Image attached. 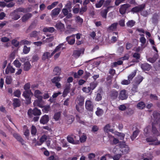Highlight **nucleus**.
Segmentation results:
<instances>
[{
    "label": "nucleus",
    "mask_w": 160,
    "mask_h": 160,
    "mask_svg": "<svg viewBox=\"0 0 160 160\" xmlns=\"http://www.w3.org/2000/svg\"><path fill=\"white\" fill-rule=\"evenodd\" d=\"M154 121L152 123V132L153 134L156 136H159V133L156 126L158 125L160 128V114L157 112H154L153 113Z\"/></svg>",
    "instance_id": "nucleus-1"
},
{
    "label": "nucleus",
    "mask_w": 160,
    "mask_h": 160,
    "mask_svg": "<svg viewBox=\"0 0 160 160\" xmlns=\"http://www.w3.org/2000/svg\"><path fill=\"white\" fill-rule=\"evenodd\" d=\"M63 45V43L59 45L56 47L51 55H50V53L48 52H44L42 57V59L44 60L46 59H48L53 55L56 52L63 50L64 48L62 47Z\"/></svg>",
    "instance_id": "nucleus-2"
},
{
    "label": "nucleus",
    "mask_w": 160,
    "mask_h": 160,
    "mask_svg": "<svg viewBox=\"0 0 160 160\" xmlns=\"http://www.w3.org/2000/svg\"><path fill=\"white\" fill-rule=\"evenodd\" d=\"M22 95L27 99L26 103L29 104L31 102V97L33 95V93L31 90H27L23 92Z\"/></svg>",
    "instance_id": "nucleus-3"
},
{
    "label": "nucleus",
    "mask_w": 160,
    "mask_h": 160,
    "mask_svg": "<svg viewBox=\"0 0 160 160\" xmlns=\"http://www.w3.org/2000/svg\"><path fill=\"white\" fill-rule=\"evenodd\" d=\"M119 150L124 154L127 153L129 151V148L125 143L120 144L119 145Z\"/></svg>",
    "instance_id": "nucleus-4"
},
{
    "label": "nucleus",
    "mask_w": 160,
    "mask_h": 160,
    "mask_svg": "<svg viewBox=\"0 0 160 160\" xmlns=\"http://www.w3.org/2000/svg\"><path fill=\"white\" fill-rule=\"evenodd\" d=\"M147 142H152L151 144H153L155 145L160 144V141H158V139L156 137H149L146 139Z\"/></svg>",
    "instance_id": "nucleus-5"
},
{
    "label": "nucleus",
    "mask_w": 160,
    "mask_h": 160,
    "mask_svg": "<svg viewBox=\"0 0 160 160\" xmlns=\"http://www.w3.org/2000/svg\"><path fill=\"white\" fill-rule=\"evenodd\" d=\"M86 109L89 111H93L94 106L92 102L90 100L86 101L85 103Z\"/></svg>",
    "instance_id": "nucleus-6"
},
{
    "label": "nucleus",
    "mask_w": 160,
    "mask_h": 160,
    "mask_svg": "<svg viewBox=\"0 0 160 160\" xmlns=\"http://www.w3.org/2000/svg\"><path fill=\"white\" fill-rule=\"evenodd\" d=\"M145 6V4L139 5L137 6H136L132 8L131 10V12L133 13H136L141 11L144 8Z\"/></svg>",
    "instance_id": "nucleus-7"
},
{
    "label": "nucleus",
    "mask_w": 160,
    "mask_h": 160,
    "mask_svg": "<svg viewBox=\"0 0 160 160\" xmlns=\"http://www.w3.org/2000/svg\"><path fill=\"white\" fill-rule=\"evenodd\" d=\"M108 137L109 138L108 141L111 144H116L119 143V141L118 139L115 138L112 135L108 134Z\"/></svg>",
    "instance_id": "nucleus-8"
},
{
    "label": "nucleus",
    "mask_w": 160,
    "mask_h": 160,
    "mask_svg": "<svg viewBox=\"0 0 160 160\" xmlns=\"http://www.w3.org/2000/svg\"><path fill=\"white\" fill-rule=\"evenodd\" d=\"M131 5L128 4L122 5L119 9V12L122 14H124L126 12V9L129 8Z\"/></svg>",
    "instance_id": "nucleus-9"
},
{
    "label": "nucleus",
    "mask_w": 160,
    "mask_h": 160,
    "mask_svg": "<svg viewBox=\"0 0 160 160\" xmlns=\"http://www.w3.org/2000/svg\"><path fill=\"white\" fill-rule=\"evenodd\" d=\"M75 34H73L66 38V40L69 44L72 45L75 43Z\"/></svg>",
    "instance_id": "nucleus-10"
},
{
    "label": "nucleus",
    "mask_w": 160,
    "mask_h": 160,
    "mask_svg": "<svg viewBox=\"0 0 160 160\" xmlns=\"http://www.w3.org/2000/svg\"><path fill=\"white\" fill-rule=\"evenodd\" d=\"M49 121V117L48 115H45L42 116L40 120V123L43 125L46 124Z\"/></svg>",
    "instance_id": "nucleus-11"
},
{
    "label": "nucleus",
    "mask_w": 160,
    "mask_h": 160,
    "mask_svg": "<svg viewBox=\"0 0 160 160\" xmlns=\"http://www.w3.org/2000/svg\"><path fill=\"white\" fill-rule=\"evenodd\" d=\"M128 97V94L126 93V91L125 90H122L120 93L119 98L122 100L126 99Z\"/></svg>",
    "instance_id": "nucleus-12"
},
{
    "label": "nucleus",
    "mask_w": 160,
    "mask_h": 160,
    "mask_svg": "<svg viewBox=\"0 0 160 160\" xmlns=\"http://www.w3.org/2000/svg\"><path fill=\"white\" fill-rule=\"evenodd\" d=\"M15 69L10 64H9L5 70V73L7 74L13 73L15 72Z\"/></svg>",
    "instance_id": "nucleus-13"
},
{
    "label": "nucleus",
    "mask_w": 160,
    "mask_h": 160,
    "mask_svg": "<svg viewBox=\"0 0 160 160\" xmlns=\"http://www.w3.org/2000/svg\"><path fill=\"white\" fill-rule=\"evenodd\" d=\"M118 25V22L112 23L108 28L107 31L109 32L115 31L117 29Z\"/></svg>",
    "instance_id": "nucleus-14"
},
{
    "label": "nucleus",
    "mask_w": 160,
    "mask_h": 160,
    "mask_svg": "<svg viewBox=\"0 0 160 160\" xmlns=\"http://www.w3.org/2000/svg\"><path fill=\"white\" fill-rule=\"evenodd\" d=\"M60 11V9L59 8H56L52 11L51 15L52 18H54L55 16H57Z\"/></svg>",
    "instance_id": "nucleus-15"
},
{
    "label": "nucleus",
    "mask_w": 160,
    "mask_h": 160,
    "mask_svg": "<svg viewBox=\"0 0 160 160\" xmlns=\"http://www.w3.org/2000/svg\"><path fill=\"white\" fill-rule=\"evenodd\" d=\"M76 102L80 106H83L84 103V98L81 96H78L76 99Z\"/></svg>",
    "instance_id": "nucleus-16"
},
{
    "label": "nucleus",
    "mask_w": 160,
    "mask_h": 160,
    "mask_svg": "<svg viewBox=\"0 0 160 160\" xmlns=\"http://www.w3.org/2000/svg\"><path fill=\"white\" fill-rule=\"evenodd\" d=\"M140 67L142 70L147 71L149 70L151 67L150 64L146 63L141 64Z\"/></svg>",
    "instance_id": "nucleus-17"
},
{
    "label": "nucleus",
    "mask_w": 160,
    "mask_h": 160,
    "mask_svg": "<svg viewBox=\"0 0 160 160\" xmlns=\"http://www.w3.org/2000/svg\"><path fill=\"white\" fill-rule=\"evenodd\" d=\"M47 136L45 135L42 136L40 139V141L37 142L36 145L40 146L47 139Z\"/></svg>",
    "instance_id": "nucleus-18"
},
{
    "label": "nucleus",
    "mask_w": 160,
    "mask_h": 160,
    "mask_svg": "<svg viewBox=\"0 0 160 160\" xmlns=\"http://www.w3.org/2000/svg\"><path fill=\"white\" fill-rule=\"evenodd\" d=\"M42 92L39 90H36L35 91L34 95L35 97L38 99L42 100V97L41 96Z\"/></svg>",
    "instance_id": "nucleus-19"
},
{
    "label": "nucleus",
    "mask_w": 160,
    "mask_h": 160,
    "mask_svg": "<svg viewBox=\"0 0 160 160\" xmlns=\"http://www.w3.org/2000/svg\"><path fill=\"white\" fill-rule=\"evenodd\" d=\"M32 14L30 13H28L25 14L21 18L22 21L23 22H26L30 18L32 17Z\"/></svg>",
    "instance_id": "nucleus-20"
},
{
    "label": "nucleus",
    "mask_w": 160,
    "mask_h": 160,
    "mask_svg": "<svg viewBox=\"0 0 160 160\" xmlns=\"http://www.w3.org/2000/svg\"><path fill=\"white\" fill-rule=\"evenodd\" d=\"M55 27L58 30H60L61 31H63L64 28V24L62 23L61 22H59L56 23Z\"/></svg>",
    "instance_id": "nucleus-21"
},
{
    "label": "nucleus",
    "mask_w": 160,
    "mask_h": 160,
    "mask_svg": "<svg viewBox=\"0 0 160 160\" xmlns=\"http://www.w3.org/2000/svg\"><path fill=\"white\" fill-rule=\"evenodd\" d=\"M158 57V55L157 53L155 54L152 58H149L147 59V60L150 62L153 63L154 62Z\"/></svg>",
    "instance_id": "nucleus-22"
},
{
    "label": "nucleus",
    "mask_w": 160,
    "mask_h": 160,
    "mask_svg": "<svg viewBox=\"0 0 160 160\" xmlns=\"http://www.w3.org/2000/svg\"><path fill=\"white\" fill-rule=\"evenodd\" d=\"M143 160H152L153 156L150 153H145L143 155Z\"/></svg>",
    "instance_id": "nucleus-23"
},
{
    "label": "nucleus",
    "mask_w": 160,
    "mask_h": 160,
    "mask_svg": "<svg viewBox=\"0 0 160 160\" xmlns=\"http://www.w3.org/2000/svg\"><path fill=\"white\" fill-rule=\"evenodd\" d=\"M104 130L105 132L108 133V134L109 132H110L112 133H113L114 130L112 129H110V126L109 124H108L106 125L104 128Z\"/></svg>",
    "instance_id": "nucleus-24"
},
{
    "label": "nucleus",
    "mask_w": 160,
    "mask_h": 160,
    "mask_svg": "<svg viewBox=\"0 0 160 160\" xmlns=\"http://www.w3.org/2000/svg\"><path fill=\"white\" fill-rule=\"evenodd\" d=\"M70 85L71 84L70 83H67L65 86V88L63 92L64 97L66 96L69 92L70 88Z\"/></svg>",
    "instance_id": "nucleus-25"
},
{
    "label": "nucleus",
    "mask_w": 160,
    "mask_h": 160,
    "mask_svg": "<svg viewBox=\"0 0 160 160\" xmlns=\"http://www.w3.org/2000/svg\"><path fill=\"white\" fill-rule=\"evenodd\" d=\"M15 12H17L19 14V13L20 12L25 13L29 11L27 8H18L15 9Z\"/></svg>",
    "instance_id": "nucleus-26"
},
{
    "label": "nucleus",
    "mask_w": 160,
    "mask_h": 160,
    "mask_svg": "<svg viewBox=\"0 0 160 160\" xmlns=\"http://www.w3.org/2000/svg\"><path fill=\"white\" fill-rule=\"evenodd\" d=\"M11 16L12 17V19L15 20H17L20 17V14L17 13V12H15V10L12 13Z\"/></svg>",
    "instance_id": "nucleus-27"
},
{
    "label": "nucleus",
    "mask_w": 160,
    "mask_h": 160,
    "mask_svg": "<svg viewBox=\"0 0 160 160\" xmlns=\"http://www.w3.org/2000/svg\"><path fill=\"white\" fill-rule=\"evenodd\" d=\"M55 29L53 27H45L43 28V31L44 32H48L50 33H52L54 32Z\"/></svg>",
    "instance_id": "nucleus-28"
},
{
    "label": "nucleus",
    "mask_w": 160,
    "mask_h": 160,
    "mask_svg": "<svg viewBox=\"0 0 160 160\" xmlns=\"http://www.w3.org/2000/svg\"><path fill=\"white\" fill-rule=\"evenodd\" d=\"M13 105L14 107H19L20 105V101L18 98H14L13 100Z\"/></svg>",
    "instance_id": "nucleus-29"
},
{
    "label": "nucleus",
    "mask_w": 160,
    "mask_h": 160,
    "mask_svg": "<svg viewBox=\"0 0 160 160\" xmlns=\"http://www.w3.org/2000/svg\"><path fill=\"white\" fill-rule=\"evenodd\" d=\"M31 65L28 61L26 62L24 64L23 69L25 71H28L31 68Z\"/></svg>",
    "instance_id": "nucleus-30"
},
{
    "label": "nucleus",
    "mask_w": 160,
    "mask_h": 160,
    "mask_svg": "<svg viewBox=\"0 0 160 160\" xmlns=\"http://www.w3.org/2000/svg\"><path fill=\"white\" fill-rule=\"evenodd\" d=\"M118 92L116 90H113L111 92V97L112 99H115L118 96Z\"/></svg>",
    "instance_id": "nucleus-31"
},
{
    "label": "nucleus",
    "mask_w": 160,
    "mask_h": 160,
    "mask_svg": "<svg viewBox=\"0 0 160 160\" xmlns=\"http://www.w3.org/2000/svg\"><path fill=\"white\" fill-rule=\"evenodd\" d=\"M13 136L16 139H17L18 141L21 142L22 144H24L23 140L18 134L17 133H14L13 134Z\"/></svg>",
    "instance_id": "nucleus-32"
},
{
    "label": "nucleus",
    "mask_w": 160,
    "mask_h": 160,
    "mask_svg": "<svg viewBox=\"0 0 160 160\" xmlns=\"http://www.w3.org/2000/svg\"><path fill=\"white\" fill-rule=\"evenodd\" d=\"M81 51L80 50H76L73 51L72 56L75 58H77L80 55Z\"/></svg>",
    "instance_id": "nucleus-33"
},
{
    "label": "nucleus",
    "mask_w": 160,
    "mask_h": 160,
    "mask_svg": "<svg viewBox=\"0 0 160 160\" xmlns=\"http://www.w3.org/2000/svg\"><path fill=\"white\" fill-rule=\"evenodd\" d=\"M61 113L60 112H58L55 113L53 116V118L55 121L59 120L61 117Z\"/></svg>",
    "instance_id": "nucleus-34"
},
{
    "label": "nucleus",
    "mask_w": 160,
    "mask_h": 160,
    "mask_svg": "<svg viewBox=\"0 0 160 160\" xmlns=\"http://www.w3.org/2000/svg\"><path fill=\"white\" fill-rule=\"evenodd\" d=\"M42 100H35L33 102V105L34 107L35 106H38L40 108L42 107V105L41 103V101Z\"/></svg>",
    "instance_id": "nucleus-35"
},
{
    "label": "nucleus",
    "mask_w": 160,
    "mask_h": 160,
    "mask_svg": "<svg viewBox=\"0 0 160 160\" xmlns=\"http://www.w3.org/2000/svg\"><path fill=\"white\" fill-rule=\"evenodd\" d=\"M112 8V7H108L107 8L102 11L101 12V15L102 17L106 18H107V13L108 12V9L110 8Z\"/></svg>",
    "instance_id": "nucleus-36"
},
{
    "label": "nucleus",
    "mask_w": 160,
    "mask_h": 160,
    "mask_svg": "<svg viewBox=\"0 0 160 160\" xmlns=\"http://www.w3.org/2000/svg\"><path fill=\"white\" fill-rule=\"evenodd\" d=\"M31 48L30 47H28L26 45H24L23 46V52L24 54H28Z\"/></svg>",
    "instance_id": "nucleus-37"
},
{
    "label": "nucleus",
    "mask_w": 160,
    "mask_h": 160,
    "mask_svg": "<svg viewBox=\"0 0 160 160\" xmlns=\"http://www.w3.org/2000/svg\"><path fill=\"white\" fill-rule=\"evenodd\" d=\"M158 18V16L157 14H154L152 18V21L153 23L155 24L157 23Z\"/></svg>",
    "instance_id": "nucleus-38"
},
{
    "label": "nucleus",
    "mask_w": 160,
    "mask_h": 160,
    "mask_svg": "<svg viewBox=\"0 0 160 160\" xmlns=\"http://www.w3.org/2000/svg\"><path fill=\"white\" fill-rule=\"evenodd\" d=\"M61 69L58 67H56L54 68L53 72L54 74L55 75H59L61 73Z\"/></svg>",
    "instance_id": "nucleus-39"
},
{
    "label": "nucleus",
    "mask_w": 160,
    "mask_h": 160,
    "mask_svg": "<svg viewBox=\"0 0 160 160\" xmlns=\"http://www.w3.org/2000/svg\"><path fill=\"white\" fill-rule=\"evenodd\" d=\"M145 107L144 103L142 102H140L137 105V108L140 109H143Z\"/></svg>",
    "instance_id": "nucleus-40"
},
{
    "label": "nucleus",
    "mask_w": 160,
    "mask_h": 160,
    "mask_svg": "<svg viewBox=\"0 0 160 160\" xmlns=\"http://www.w3.org/2000/svg\"><path fill=\"white\" fill-rule=\"evenodd\" d=\"M58 3V2H53L51 5L48 6L47 7V8L48 10H51V9L55 7Z\"/></svg>",
    "instance_id": "nucleus-41"
},
{
    "label": "nucleus",
    "mask_w": 160,
    "mask_h": 160,
    "mask_svg": "<svg viewBox=\"0 0 160 160\" xmlns=\"http://www.w3.org/2000/svg\"><path fill=\"white\" fill-rule=\"evenodd\" d=\"M41 114L40 110L37 108H35L33 109V115L34 116H39Z\"/></svg>",
    "instance_id": "nucleus-42"
},
{
    "label": "nucleus",
    "mask_w": 160,
    "mask_h": 160,
    "mask_svg": "<svg viewBox=\"0 0 160 160\" xmlns=\"http://www.w3.org/2000/svg\"><path fill=\"white\" fill-rule=\"evenodd\" d=\"M67 139L68 141L69 142L73 144H78L79 142L78 141L77 142L74 141L73 138L71 137H68Z\"/></svg>",
    "instance_id": "nucleus-43"
},
{
    "label": "nucleus",
    "mask_w": 160,
    "mask_h": 160,
    "mask_svg": "<svg viewBox=\"0 0 160 160\" xmlns=\"http://www.w3.org/2000/svg\"><path fill=\"white\" fill-rule=\"evenodd\" d=\"M104 0H100L96 4V7L97 8H99L101 7L102 5L104 4Z\"/></svg>",
    "instance_id": "nucleus-44"
},
{
    "label": "nucleus",
    "mask_w": 160,
    "mask_h": 160,
    "mask_svg": "<svg viewBox=\"0 0 160 160\" xmlns=\"http://www.w3.org/2000/svg\"><path fill=\"white\" fill-rule=\"evenodd\" d=\"M40 32H38L36 31H34L30 33V36L31 37H36L38 35H40Z\"/></svg>",
    "instance_id": "nucleus-45"
},
{
    "label": "nucleus",
    "mask_w": 160,
    "mask_h": 160,
    "mask_svg": "<svg viewBox=\"0 0 160 160\" xmlns=\"http://www.w3.org/2000/svg\"><path fill=\"white\" fill-rule=\"evenodd\" d=\"M61 78L59 77H55L52 79V82L54 83L58 82L61 80Z\"/></svg>",
    "instance_id": "nucleus-46"
},
{
    "label": "nucleus",
    "mask_w": 160,
    "mask_h": 160,
    "mask_svg": "<svg viewBox=\"0 0 160 160\" xmlns=\"http://www.w3.org/2000/svg\"><path fill=\"white\" fill-rule=\"evenodd\" d=\"M12 81V79L11 76H7L6 77L5 82L7 84H10Z\"/></svg>",
    "instance_id": "nucleus-47"
},
{
    "label": "nucleus",
    "mask_w": 160,
    "mask_h": 160,
    "mask_svg": "<svg viewBox=\"0 0 160 160\" xmlns=\"http://www.w3.org/2000/svg\"><path fill=\"white\" fill-rule=\"evenodd\" d=\"M135 23V22L133 20L129 21L126 23L127 26L129 27H132Z\"/></svg>",
    "instance_id": "nucleus-48"
},
{
    "label": "nucleus",
    "mask_w": 160,
    "mask_h": 160,
    "mask_svg": "<svg viewBox=\"0 0 160 160\" xmlns=\"http://www.w3.org/2000/svg\"><path fill=\"white\" fill-rule=\"evenodd\" d=\"M76 22L80 25H81L83 22V19L79 16H76L75 18Z\"/></svg>",
    "instance_id": "nucleus-49"
},
{
    "label": "nucleus",
    "mask_w": 160,
    "mask_h": 160,
    "mask_svg": "<svg viewBox=\"0 0 160 160\" xmlns=\"http://www.w3.org/2000/svg\"><path fill=\"white\" fill-rule=\"evenodd\" d=\"M138 133L139 132L138 130H136L133 132L132 135L131 136V138L132 141L134 140Z\"/></svg>",
    "instance_id": "nucleus-50"
},
{
    "label": "nucleus",
    "mask_w": 160,
    "mask_h": 160,
    "mask_svg": "<svg viewBox=\"0 0 160 160\" xmlns=\"http://www.w3.org/2000/svg\"><path fill=\"white\" fill-rule=\"evenodd\" d=\"M20 43L21 45H30L31 42L25 39L22 40L20 41Z\"/></svg>",
    "instance_id": "nucleus-51"
},
{
    "label": "nucleus",
    "mask_w": 160,
    "mask_h": 160,
    "mask_svg": "<svg viewBox=\"0 0 160 160\" xmlns=\"http://www.w3.org/2000/svg\"><path fill=\"white\" fill-rule=\"evenodd\" d=\"M103 111L99 108H97V111L96 112V114L100 116L102 115L103 113Z\"/></svg>",
    "instance_id": "nucleus-52"
},
{
    "label": "nucleus",
    "mask_w": 160,
    "mask_h": 160,
    "mask_svg": "<svg viewBox=\"0 0 160 160\" xmlns=\"http://www.w3.org/2000/svg\"><path fill=\"white\" fill-rule=\"evenodd\" d=\"M54 38L53 36L47 38L45 40H43V43L52 42L54 40Z\"/></svg>",
    "instance_id": "nucleus-53"
},
{
    "label": "nucleus",
    "mask_w": 160,
    "mask_h": 160,
    "mask_svg": "<svg viewBox=\"0 0 160 160\" xmlns=\"http://www.w3.org/2000/svg\"><path fill=\"white\" fill-rule=\"evenodd\" d=\"M13 94L14 96L19 98L21 96V92L19 90H17L14 92Z\"/></svg>",
    "instance_id": "nucleus-54"
},
{
    "label": "nucleus",
    "mask_w": 160,
    "mask_h": 160,
    "mask_svg": "<svg viewBox=\"0 0 160 160\" xmlns=\"http://www.w3.org/2000/svg\"><path fill=\"white\" fill-rule=\"evenodd\" d=\"M97 85V82H91L90 84V88L92 91L96 87Z\"/></svg>",
    "instance_id": "nucleus-55"
},
{
    "label": "nucleus",
    "mask_w": 160,
    "mask_h": 160,
    "mask_svg": "<svg viewBox=\"0 0 160 160\" xmlns=\"http://www.w3.org/2000/svg\"><path fill=\"white\" fill-rule=\"evenodd\" d=\"M82 90L83 92L87 93H89L91 92V91H92L89 87H85L83 88L82 89Z\"/></svg>",
    "instance_id": "nucleus-56"
},
{
    "label": "nucleus",
    "mask_w": 160,
    "mask_h": 160,
    "mask_svg": "<svg viewBox=\"0 0 160 160\" xmlns=\"http://www.w3.org/2000/svg\"><path fill=\"white\" fill-rule=\"evenodd\" d=\"M31 134L32 135H36L37 132V129L36 127L32 125L31 127Z\"/></svg>",
    "instance_id": "nucleus-57"
},
{
    "label": "nucleus",
    "mask_w": 160,
    "mask_h": 160,
    "mask_svg": "<svg viewBox=\"0 0 160 160\" xmlns=\"http://www.w3.org/2000/svg\"><path fill=\"white\" fill-rule=\"evenodd\" d=\"M136 74V72H132L129 75L128 77V79L131 81L133 78L135 77Z\"/></svg>",
    "instance_id": "nucleus-58"
},
{
    "label": "nucleus",
    "mask_w": 160,
    "mask_h": 160,
    "mask_svg": "<svg viewBox=\"0 0 160 160\" xmlns=\"http://www.w3.org/2000/svg\"><path fill=\"white\" fill-rule=\"evenodd\" d=\"M122 154H117L113 157V160H119L121 158Z\"/></svg>",
    "instance_id": "nucleus-59"
},
{
    "label": "nucleus",
    "mask_w": 160,
    "mask_h": 160,
    "mask_svg": "<svg viewBox=\"0 0 160 160\" xmlns=\"http://www.w3.org/2000/svg\"><path fill=\"white\" fill-rule=\"evenodd\" d=\"M118 136L120 140L123 139L124 137V134L119 132H117L115 134Z\"/></svg>",
    "instance_id": "nucleus-60"
},
{
    "label": "nucleus",
    "mask_w": 160,
    "mask_h": 160,
    "mask_svg": "<svg viewBox=\"0 0 160 160\" xmlns=\"http://www.w3.org/2000/svg\"><path fill=\"white\" fill-rule=\"evenodd\" d=\"M143 79V78L141 76H138L136 79V82L137 84H139L141 82Z\"/></svg>",
    "instance_id": "nucleus-61"
},
{
    "label": "nucleus",
    "mask_w": 160,
    "mask_h": 160,
    "mask_svg": "<svg viewBox=\"0 0 160 160\" xmlns=\"http://www.w3.org/2000/svg\"><path fill=\"white\" fill-rule=\"evenodd\" d=\"M87 136L83 134L81 137H80V141L81 142H84L86 140Z\"/></svg>",
    "instance_id": "nucleus-62"
},
{
    "label": "nucleus",
    "mask_w": 160,
    "mask_h": 160,
    "mask_svg": "<svg viewBox=\"0 0 160 160\" xmlns=\"http://www.w3.org/2000/svg\"><path fill=\"white\" fill-rule=\"evenodd\" d=\"M73 117L71 115L69 116L67 119V122L68 124L71 123L74 120Z\"/></svg>",
    "instance_id": "nucleus-63"
},
{
    "label": "nucleus",
    "mask_w": 160,
    "mask_h": 160,
    "mask_svg": "<svg viewBox=\"0 0 160 160\" xmlns=\"http://www.w3.org/2000/svg\"><path fill=\"white\" fill-rule=\"evenodd\" d=\"M14 65L17 68H20L21 66V63L18 60H16L13 62Z\"/></svg>",
    "instance_id": "nucleus-64"
}]
</instances>
